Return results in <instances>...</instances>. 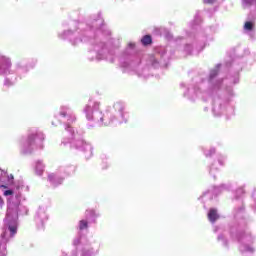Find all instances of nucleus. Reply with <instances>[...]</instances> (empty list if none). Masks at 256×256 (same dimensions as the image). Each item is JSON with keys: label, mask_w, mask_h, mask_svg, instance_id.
Segmentation results:
<instances>
[{"label": "nucleus", "mask_w": 256, "mask_h": 256, "mask_svg": "<svg viewBox=\"0 0 256 256\" xmlns=\"http://www.w3.org/2000/svg\"><path fill=\"white\" fill-rule=\"evenodd\" d=\"M6 221H11V214L9 213V211H8V213H7Z\"/></svg>", "instance_id": "9b49d317"}, {"label": "nucleus", "mask_w": 256, "mask_h": 256, "mask_svg": "<svg viewBox=\"0 0 256 256\" xmlns=\"http://www.w3.org/2000/svg\"><path fill=\"white\" fill-rule=\"evenodd\" d=\"M86 113H91V107L88 106V107L86 108Z\"/></svg>", "instance_id": "f8f14e48"}, {"label": "nucleus", "mask_w": 256, "mask_h": 256, "mask_svg": "<svg viewBox=\"0 0 256 256\" xmlns=\"http://www.w3.org/2000/svg\"><path fill=\"white\" fill-rule=\"evenodd\" d=\"M8 180H9V181H13V175H12V174H10V175L8 176Z\"/></svg>", "instance_id": "ddd939ff"}, {"label": "nucleus", "mask_w": 256, "mask_h": 256, "mask_svg": "<svg viewBox=\"0 0 256 256\" xmlns=\"http://www.w3.org/2000/svg\"><path fill=\"white\" fill-rule=\"evenodd\" d=\"M246 31H251L253 29V22H246L244 25Z\"/></svg>", "instance_id": "423d86ee"}, {"label": "nucleus", "mask_w": 256, "mask_h": 256, "mask_svg": "<svg viewBox=\"0 0 256 256\" xmlns=\"http://www.w3.org/2000/svg\"><path fill=\"white\" fill-rule=\"evenodd\" d=\"M52 177H53V175H50V176H49L50 181L52 180Z\"/></svg>", "instance_id": "2eb2a0df"}, {"label": "nucleus", "mask_w": 256, "mask_h": 256, "mask_svg": "<svg viewBox=\"0 0 256 256\" xmlns=\"http://www.w3.org/2000/svg\"><path fill=\"white\" fill-rule=\"evenodd\" d=\"M208 219L211 223H215L216 219H219V214H217V210L211 209L208 213Z\"/></svg>", "instance_id": "f03ea898"}, {"label": "nucleus", "mask_w": 256, "mask_h": 256, "mask_svg": "<svg viewBox=\"0 0 256 256\" xmlns=\"http://www.w3.org/2000/svg\"><path fill=\"white\" fill-rule=\"evenodd\" d=\"M248 251H251V252H253V248H248Z\"/></svg>", "instance_id": "4468645a"}, {"label": "nucleus", "mask_w": 256, "mask_h": 256, "mask_svg": "<svg viewBox=\"0 0 256 256\" xmlns=\"http://www.w3.org/2000/svg\"><path fill=\"white\" fill-rule=\"evenodd\" d=\"M141 42L143 43V45H149L151 44V36L146 35L142 38Z\"/></svg>", "instance_id": "20e7f679"}, {"label": "nucleus", "mask_w": 256, "mask_h": 256, "mask_svg": "<svg viewBox=\"0 0 256 256\" xmlns=\"http://www.w3.org/2000/svg\"><path fill=\"white\" fill-rule=\"evenodd\" d=\"M8 231H10V237H13L17 233V221L13 220L8 223Z\"/></svg>", "instance_id": "f257e3e1"}, {"label": "nucleus", "mask_w": 256, "mask_h": 256, "mask_svg": "<svg viewBox=\"0 0 256 256\" xmlns=\"http://www.w3.org/2000/svg\"><path fill=\"white\" fill-rule=\"evenodd\" d=\"M44 169H45V167L43 166L42 162H37L36 163V174L43 175Z\"/></svg>", "instance_id": "7ed1b4c3"}, {"label": "nucleus", "mask_w": 256, "mask_h": 256, "mask_svg": "<svg viewBox=\"0 0 256 256\" xmlns=\"http://www.w3.org/2000/svg\"><path fill=\"white\" fill-rule=\"evenodd\" d=\"M254 3H256V0H243V7H250V5H254Z\"/></svg>", "instance_id": "39448f33"}, {"label": "nucleus", "mask_w": 256, "mask_h": 256, "mask_svg": "<svg viewBox=\"0 0 256 256\" xmlns=\"http://www.w3.org/2000/svg\"><path fill=\"white\" fill-rule=\"evenodd\" d=\"M2 239H7V230L4 231V233L1 235Z\"/></svg>", "instance_id": "9d476101"}, {"label": "nucleus", "mask_w": 256, "mask_h": 256, "mask_svg": "<svg viewBox=\"0 0 256 256\" xmlns=\"http://www.w3.org/2000/svg\"><path fill=\"white\" fill-rule=\"evenodd\" d=\"M79 228H80L81 230L87 229V221H85V220L80 221V226H79Z\"/></svg>", "instance_id": "0eeeda50"}, {"label": "nucleus", "mask_w": 256, "mask_h": 256, "mask_svg": "<svg viewBox=\"0 0 256 256\" xmlns=\"http://www.w3.org/2000/svg\"><path fill=\"white\" fill-rule=\"evenodd\" d=\"M5 197H9V195H13V190H6L4 191Z\"/></svg>", "instance_id": "6e6552de"}, {"label": "nucleus", "mask_w": 256, "mask_h": 256, "mask_svg": "<svg viewBox=\"0 0 256 256\" xmlns=\"http://www.w3.org/2000/svg\"><path fill=\"white\" fill-rule=\"evenodd\" d=\"M204 3L211 5V3H215V0H204Z\"/></svg>", "instance_id": "1a4fd4ad"}]
</instances>
